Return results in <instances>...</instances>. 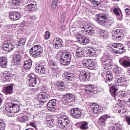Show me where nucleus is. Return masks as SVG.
<instances>
[{
    "mask_svg": "<svg viewBox=\"0 0 130 130\" xmlns=\"http://www.w3.org/2000/svg\"><path fill=\"white\" fill-rule=\"evenodd\" d=\"M22 60V56L19 53H16L14 56V62L15 64H20Z\"/></svg>",
    "mask_w": 130,
    "mask_h": 130,
    "instance_id": "nucleus-22",
    "label": "nucleus"
},
{
    "mask_svg": "<svg viewBox=\"0 0 130 130\" xmlns=\"http://www.w3.org/2000/svg\"><path fill=\"white\" fill-rule=\"evenodd\" d=\"M76 79L75 75L70 76L69 77H67V79H66V82H71L72 81H74Z\"/></svg>",
    "mask_w": 130,
    "mask_h": 130,
    "instance_id": "nucleus-50",
    "label": "nucleus"
},
{
    "mask_svg": "<svg viewBox=\"0 0 130 130\" xmlns=\"http://www.w3.org/2000/svg\"><path fill=\"white\" fill-rule=\"evenodd\" d=\"M116 83L118 86H125V84H126V82L125 81V80H124V78L122 77L118 78L116 80Z\"/></svg>",
    "mask_w": 130,
    "mask_h": 130,
    "instance_id": "nucleus-32",
    "label": "nucleus"
},
{
    "mask_svg": "<svg viewBox=\"0 0 130 130\" xmlns=\"http://www.w3.org/2000/svg\"><path fill=\"white\" fill-rule=\"evenodd\" d=\"M25 43H26V40L23 38L19 39L18 42V45H16L17 46V48H19L20 46H24Z\"/></svg>",
    "mask_w": 130,
    "mask_h": 130,
    "instance_id": "nucleus-37",
    "label": "nucleus"
},
{
    "mask_svg": "<svg viewBox=\"0 0 130 130\" xmlns=\"http://www.w3.org/2000/svg\"><path fill=\"white\" fill-rule=\"evenodd\" d=\"M5 127H6V124L4 121L0 120V130H5Z\"/></svg>",
    "mask_w": 130,
    "mask_h": 130,
    "instance_id": "nucleus-49",
    "label": "nucleus"
},
{
    "mask_svg": "<svg viewBox=\"0 0 130 130\" xmlns=\"http://www.w3.org/2000/svg\"><path fill=\"white\" fill-rule=\"evenodd\" d=\"M117 88L115 85H112L110 87V92L113 97H116L117 96Z\"/></svg>",
    "mask_w": 130,
    "mask_h": 130,
    "instance_id": "nucleus-26",
    "label": "nucleus"
},
{
    "mask_svg": "<svg viewBox=\"0 0 130 130\" xmlns=\"http://www.w3.org/2000/svg\"><path fill=\"white\" fill-rule=\"evenodd\" d=\"M49 37H50V32L49 31H46L45 33V39L47 40L49 39Z\"/></svg>",
    "mask_w": 130,
    "mask_h": 130,
    "instance_id": "nucleus-52",
    "label": "nucleus"
},
{
    "mask_svg": "<svg viewBox=\"0 0 130 130\" xmlns=\"http://www.w3.org/2000/svg\"><path fill=\"white\" fill-rule=\"evenodd\" d=\"M55 88L59 91H63L64 89V83L57 81L55 84Z\"/></svg>",
    "mask_w": 130,
    "mask_h": 130,
    "instance_id": "nucleus-25",
    "label": "nucleus"
},
{
    "mask_svg": "<svg viewBox=\"0 0 130 130\" xmlns=\"http://www.w3.org/2000/svg\"><path fill=\"white\" fill-rule=\"evenodd\" d=\"M75 55L78 58L83 57L84 56V51L82 49H77L76 51Z\"/></svg>",
    "mask_w": 130,
    "mask_h": 130,
    "instance_id": "nucleus-33",
    "label": "nucleus"
},
{
    "mask_svg": "<svg viewBox=\"0 0 130 130\" xmlns=\"http://www.w3.org/2000/svg\"><path fill=\"white\" fill-rule=\"evenodd\" d=\"M88 69L89 70H95V65L94 64V62H93L92 60H90V62L89 63Z\"/></svg>",
    "mask_w": 130,
    "mask_h": 130,
    "instance_id": "nucleus-46",
    "label": "nucleus"
},
{
    "mask_svg": "<svg viewBox=\"0 0 130 130\" xmlns=\"http://www.w3.org/2000/svg\"><path fill=\"white\" fill-rule=\"evenodd\" d=\"M80 111V109L76 108H72L70 110V113L71 115H73V114H76V113L79 112Z\"/></svg>",
    "mask_w": 130,
    "mask_h": 130,
    "instance_id": "nucleus-41",
    "label": "nucleus"
},
{
    "mask_svg": "<svg viewBox=\"0 0 130 130\" xmlns=\"http://www.w3.org/2000/svg\"><path fill=\"white\" fill-rule=\"evenodd\" d=\"M113 72L115 74V75H119V74H120L121 73L120 68L116 66L114 68Z\"/></svg>",
    "mask_w": 130,
    "mask_h": 130,
    "instance_id": "nucleus-44",
    "label": "nucleus"
},
{
    "mask_svg": "<svg viewBox=\"0 0 130 130\" xmlns=\"http://www.w3.org/2000/svg\"><path fill=\"white\" fill-rule=\"evenodd\" d=\"M73 101H74V95L71 93H67L66 94L65 97L63 100V102L64 103H66V104L71 103Z\"/></svg>",
    "mask_w": 130,
    "mask_h": 130,
    "instance_id": "nucleus-17",
    "label": "nucleus"
},
{
    "mask_svg": "<svg viewBox=\"0 0 130 130\" xmlns=\"http://www.w3.org/2000/svg\"><path fill=\"white\" fill-rule=\"evenodd\" d=\"M113 13L116 16H120V18H122V13H121V10L119 8H115L113 9Z\"/></svg>",
    "mask_w": 130,
    "mask_h": 130,
    "instance_id": "nucleus-36",
    "label": "nucleus"
},
{
    "mask_svg": "<svg viewBox=\"0 0 130 130\" xmlns=\"http://www.w3.org/2000/svg\"><path fill=\"white\" fill-rule=\"evenodd\" d=\"M25 10L29 12H34L36 10V4L35 2H31L30 4L25 6Z\"/></svg>",
    "mask_w": 130,
    "mask_h": 130,
    "instance_id": "nucleus-23",
    "label": "nucleus"
},
{
    "mask_svg": "<svg viewBox=\"0 0 130 130\" xmlns=\"http://www.w3.org/2000/svg\"><path fill=\"white\" fill-rule=\"evenodd\" d=\"M89 112H92L94 114H98L99 112V106L98 105H92L88 108Z\"/></svg>",
    "mask_w": 130,
    "mask_h": 130,
    "instance_id": "nucleus-21",
    "label": "nucleus"
},
{
    "mask_svg": "<svg viewBox=\"0 0 130 130\" xmlns=\"http://www.w3.org/2000/svg\"><path fill=\"white\" fill-rule=\"evenodd\" d=\"M47 107L49 111H55V109H56V100H50L47 103Z\"/></svg>",
    "mask_w": 130,
    "mask_h": 130,
    "instance_id": "nucleus-12",
    "label": "nucleus"
},
{
    "mask_svg": "<svg viewBox=\"0 0 130 130\" xmlns=\"http://www.w3.org/2000/svg\"><path fill=\"white\" fill-rule=\"evenodd\" d=\"M114 118V117H111L108 114L104 115L100 117L99 118L100 122H101L102 123H103V124H105V123L106 122V120H107L108 118Z\"/></svg>",
    "mask_w": 130,
    "mask_h": 130,
    "instance_id": "nucleus-27",
    "label": "nucleus"
},
{
    "mask_svg": "<svg viewBox=\"0 0 130 130\" xmlns=\"http://www.w3.org/2000/svg\"><path fill=\"white\" fill-rule=\"evenodd\" d=\"M57 3L59 4L60 0H52V9H55L57 6Z\"/></svg>",
    "mask_w": 130,
    "mask_h": 130,
    "instance_id": "nucleus-40",
    "label": "nucleus"
},
{
    "mask_svg": "<svg viewBox=\"0 0 130 130\" xmlns=\"http://www.w3.org/2000/svg\"><path fill=\"white\" fill-rule=\"evenodd\" d=\"M113 79V74L110 72H107L106 77L105 79V82L108 84L109 86L112 85V79Z\"/></svg>",
    "mask_w": 130,
    "mask_h": 130,
    "instance_id": "nucleus-15",
    "label": "nucleus"
},
{
    "mask_svg": "<svg viewBox=\"0 0 130 130\" xmlns=\"http://www.w3.org/2000/svg\"><path fill=\"white\" fill-rule=\"evenodd\" d=\"M123 49H124L123 45L121 44L115 43L112 46L110 50L113 53L119 54L123 53Z\"/></svg>",
    "mask_w": 130,
    "mask_h": 130,
    "instance_id": "nucleus-6",
    "label": "nucleus"
},
{
    "mask_svg": "<svg viewBox=\"0 0 130 130\" xmlns=\"http://www.w3.org/2000/svg\"><path fill=\"white\" fill-rule=\"evenodd\" d=\"M119 63L122 67L127 69V68H130V59H120Z\"/></svg>",
    "mask_w": 130,
    "mask_h": 130,
    "instance_id": "nucleus-20",
    "label": "nucleus"
},
{
    "mask_svg": "<svg viewBox=\"0 0 130 130\" xmlns=\"http://www.w3.org/2000/svg\"><path fill=\"white\" fill-rule=\"evenodd\" d=\"M30 19L33 21H36V19H37V17H36V15H33L30 17Z\"/></svg>",
    "mask_w": 130,
    "mask_h": 130,
    "instance_id": "nucleus-64",
    "label": "nucleus"
},
{
    "mask_svg": "<svg viewBox=\"0 0 130 130\" xmlns=\"http://www.w3.org/2000/svg\"><path fill=\"white\" fill-rule=\"evenodd\" d=\"M86 53L87 55L90 57L96 56L97 55L96 49H94L93 47H90V50H88Z\"/></svg>",
    "mask_w": 130,
    "mask_h": 130,
    "instance_id": "nucleus-29",
    "label": "nucleus"
},
{
    "mask_svg": "<svg viewBox=\"0 0 130 130\" xmlns=\"http://www.w3.org/2000/svg\"><path fill=\"white\" fill-rule=\"evenodd\" d=\"M125 13L127 16H129L130 15V9L128 8H126L125 9Z\"/></svg>",
    "mask_w": 130,
    "mask_h": 130,
    "instance_id": "nucleus-60",
    "label": "nucleus"
},
{
    "mask_svg": "<svg viewBox=\"0 0 130 130\" xmlns=\"http://www.w3.org/2000/svg\"><path fill=\"white\" fill-rule=\"evenodd\" d=\"M89 2L92 3V4H96V5H98L100 4V3H102V2H103V0H89Z\"/></svg>",
    "mask_w": 130,
    "mask_h": 130,
    "instance_id": "nucleus-51",
    "label": "nucleus"
},
{
    "mask_svg": "<svg viewBox=\"0 0 130 130\" xmlns=\"http://www.w3.org/2000/svg\"><path fill=\"white\" fill-rule=\"evenodd\" d=\"M126 44L128 47V51H130V41H127L126 42Z\"/></svg>",
    "mask_w": 130,
    "mask_h": 130,
    "instance_id": "nucleus-62",
    "label": "nucleus"
},
{
    "mask_svg": "<svg viewBox=\"0 0 130 130\" xmlns=\"http://www.w3.org/2000/svg\"><path fill=\"white\" fill-rule=\"evenodd\" d=\"M125 119L128 125H130V117L128 116H126L125 117Z\"/></svg>",
    "mask_w": 130,
    "mask_h": 130,
    "instance_id": "nucleus-57",
    "label": "nucleus"
},
{
    "mask_svg": "<svg viewBox=\"0 0 130 130\" xmlns=\"http://www.w3.org/2000/svg\"><path fill=\"white\" fill-rule=\"evenodd\" d=\"M99 36H100V37H102L103 38H107L109 35L106 32V31L101 30L99 32Z\"/></svg>",
    "mask_w": 130,
    "mask_h": 130,
    "instance_id": "nucleus-38",
    "label": "nucleus"
},
{
    "mask_svg": "<svg viewBox=\"0 0 130 130\" xmlns=\"http://www.w3.org/2000/svg\"><path fill=\"white\" fill-rule=\"evenodd\" d=\"M28 120V118L26 116H21L19 117V121L21 122H25Z\"/></svg>",
    "mask_w": 130,
    "mask_h": 130,
    "instance_id": "nucleus-45",
    "label": "nucleus"
},
{
    "mask_svg": "<svg viewBox=\"0 0 130 130\" xmlns=\"http://www.w3.org/2000/svg\"><path fill=\"white\" fill-rule=\"evenodd\" d=\"M127 112V110L126 109H123L122 110H118V113H121L122 114H124L125 112Z\"/></svg>",
    "mask_w": 130,
    "mask_h": 130,
    "instance_id": "nucleus-54",
    "label": "nucleus"
},
{
    "mask_svg": "<svg viewBox=\"0 0 130 130\" xmlns=\"http://www.w3.org/2000/svg\"><path fill=\"white\" fill-rule=\"evenodd\" d=\"M72 76H75V74L73 73L67 72V78L72 77Z\"/></svg>",
    "mask_w": 130,
    "mask_h": 130,
    "instance_id": "nucleus-63",
    "label": "nucleus"
},
{
    "mask_svg": "<svg viewBox=\"0 0 130 130\" xmlns=\"http://www.w3.org/2000/svg\"><path fill=\"white\" fill-rule=\"evenodd\" d=\"M113 22H114V21L113 20V19H112V18L106 19L104 26L107 27V28H110L111 25L113 24Z\"/></svg>",
    "mask_w": 130,
    "mask_h": 130,
    "instance_id": "nucleus-35",
    "label": "nucleus"
},
{
    "mask_svg": "<svg viewBox=\"0 0 130 130\" xmlns=\"http://www.w3.org/2000/svg\"><path fill=\"white\" fill-rule=\"evenodd\" d=\"M49 64L52 70H56L57 69V63L53 60H50L49 62Z\"/></svg>",
    "mask_w": 130,
    "mask_h": 130,
    "instance_id": "nucleus-34",
    "label": "nucleus"
},
{
    "mask_svg": "<svg viewBox=\"0 0 130 130\" xmlns=\"http://www.w3.org/2000/svg\"><path fill=\"white\" fill-rule=\"evenodd\" d=\"M70 122H71L70 121V120H69V119L68 118L63 119H62L61 118L59 119L58 121V126H59V127H61V128L66 129V128H68L69 124H70Z\"/></svg>",
    "mask_w": 130,
    "mask_h": 130,
    "instance_id": "nucleus-10",
    "label": "nucleus"
},
{
    "mask_svg": "<svg viewBox=\"0 0 130 130\" xmlns=\"http://www.w3.org/2000/svg\"><path fill=\"white\" fill-rule=\"evenodd\" d=\"M78 41L79 43H80V44H82V45H83V44H84V39H83V38L78 40Z\"/></svg>",
    "mask_w": 130,
    "mask_h": 130,
    "instance_id": "nucleus-61",
    "label": "nucleus"
},
{
    "mask_svg": "<svg viewBox=\"0 0 130 130\" xmlns=\"http://www.w3.org/2000/svg\"><path fill=\"white\" fill-rule=\"evenodd\" d=\"M102 64L105 66V69L110 70L112 68V60L108 53H105L101 58Z\"/></svg>",
    "mask_w": 130,
    "mask_h": 130,
    "instance_id": "nucleus-2",
    "label": "nucleus"
},
{
    "mask_svg": "<svg viewBox=\"0 0 130 130\" xmlns=\"http://www.w3.org/2000/svg\"><path fill=\"white\" fill-rule=\"evenodd\" d=\"M3 48L5 51L10 52L14 49V45L9 41H5L3 43Z\"/></svg>",
    "mask_w": 130,
    "mask_h": 130,
    "instance_id": "nucleus-11",
    "label": "nucleus"
},
{
    "mask_svg": "<svg viewBox=\"0 0 130 130\" xmlns=\"http://www.w3.org/2000/svg\"><path fill=\"white\" fill-rule=\"evenodd\" d=\"M81 115L82 113H81L80 111L77 113H76V114H74L72 116L73 117V118H79V117H81Z\"/></svg>",
    "mask_w": 130,
    "mask_h": 130,
    "instance_id": "nucleus-47",
    "label": "nucleus"
},
{
    "mask_svg": "<svg viewBox=\"0 0 130 130\" xmlns=\"http://www.w3.org/2000/svg\"><path fill=\"white\" fill-rule=\"evenodd\" d=\"M130 95V93H129V90H127V91H125L123 93V96H124V97H128V95Z\"/></svg>",
    "mask_w": 130,
    "mask_h": 130,
    "instance_id": "nucleus-58",
    "label": "nucleus"
},
{
    "mask_svg": "<svg viewBox=\"0 0 130 130\" xmlns=\"http://www.w3.org/2000/svg\"><path fill=\"white\" fill-rule=\"evenodd\" d=\"M3 77L6 79V80H11V74L8 72H5L3 74Z\"/></svg>",
    "mask_w": 130,
    "mask_h": 130,
    "instance_id": "nucleus-43",
    "label": "nucleus"
},
{
    "mask_svg": "<svg viewBox=\"0 0 130 130\" xmlns=\"http://www.w3.org/2000/svg\"><path fill=\"white\" fill-rule=\"evenodd\" d=\"M115 39H117L118 41H120L123 38V32L122 30L120 29H116L115 31Z\"/></svg>",
    "mask_w": 130,
    "mask_h": 130,
    "instance_id": "nucleus-19",
    "label": "nucleus"
},
{
    "mask_svg": "<svg viewBox=\"0 0 130 130\" xmlns=\"http://www.w3.org/2000/svg\"><path fill=\"white\" fill-rule=\"evenodd\" d=\"M43 48L40 45L32 46L29 50V53L32 57H39V55L42 53Z\"/></svg>",
    "mask_w": 130,
    "mask_h": 130,
    "instance_id": "nucleus-3",
    "label": "nucleus"
},
{
    "mask_svg": "<svg viewBox=\"0 0 130 130\" xmlns=\"http://www.w3.org/2000/svg\"><path fill=\"white\" fill-rule=\"evenodd\" d=\"M112 130H121L120 125L118 124L112 127Z\"/></svg>",
    "mask_w": 130,
    "mask_h": 130,
    "instance_id": "nucleus-53",
    "label": "nucleus"
},
{
    "mask_svg": "<svg viewBox=\"0 0 130 130\" xmlns=\"http://www.w3.org/2000/svg\"><path fill=\"white\" fill-rule=\"evenodd\" d=\"M108 17V15L107 13H101L96 15V22L99 25L104 26L106 19Z\"/></svg>",
    "mask_w": 130,
    "mask_h": 130,
    "instance_id": "nucleus-7",
    "label": "nucleus"
},
{
    "mask_svg": "<svg viewBox=\"0 0 130 130\" xmlns=\"http://www.w3.org/2000/svg\"><path fill=\"white\" fill-rule=\"evenodd\" d=\"M13 86L10 85L6 86L4 88V92L6 95H10V94H13Z\"/></svg>",
    "mask_w": 130,
    "mask_h": 130,
    "instance_id": "nucleus-28",
    "label": "nucleus"
},
{
    "mask_svg": "<svg viewBox=\"0 0 130 130\" xmlns=\"http://www.w3.org/2000/svg\"><path fill=\"white\" fill-rule=\"evenodd\" d=\"M35 71L39 75H43L46 72V68L44 66L40 64L36 67Z\"/></svg>",
    "mask_w": 130,
    "mask_h": 130,
    "instance_id": "nucleus-16",
    "label": "nucleus"
},
{
    "mask_svg": "<svg viewBox=\"0 0 130 130\" xmlns=\"http://www.w3.org/2000/svg\"><path fill=\"white\" fill-rule=\"evenodd\" d=\"M62 78L63 79V81L66 82V80L68 79V74L67 73H64V74H62Z\"/></svg>",
    "mask_w": 130,
    "mask_h": 130,
    "instance_id": "nucleus-59",
    "label": "nucleus"
},
{
    "mask_svg": "<svg viewBox=\"0 0 130 130\" xmlns=\"http://www.w3.org/2000/svg\"><path fill=\"white\" fill-rule=\"evenodd\" d=\"M53 45L56 49H58V48L59 49L60 47H63V42H62V40L60 38H56L54 39L53 41Z\"/></svg>",
    "mask_w": 130,
    "mask_h": 130,
    "instance_id": "nucleus-14",
    "label": "nucleus"
},
{
    "mask_svg": "<svg viewBox=\"0 0 130 130\" xmlns=\"http://www.w3.org/2000/svg\"><path fill=\"white\" fill-rule=\"evenodd\" d=\"M91 61V59H85L84 61H82V64L84 67H86V68H88L89 65L90 64V62Z\"/></svg>",
    "mask_w": 130,
    "mask_h": 130,
    "instance_id": "nucleus-39",
    "label": "nucleus"
},
{
    "mask_svg": "<svg viewBox=\"0 0 130 130\" xmlns=\"http://www.w3.org/2000/svg\"><path fill=\"white\" fill-rule=\"evenodd\" d=\"M29 80V84L31 87H35L38 82V77L34 74H29L27 77Z\"/></svg>",
    "mask_w": 130,
    "mask_h": 130,
    "instance_id": "nucleus-9",
    "label": "nucleus"
},
{
    "mask_svg": "<svg viewBox=\"0 0 130 130\" xmlns=\"http://www.w3.org/2000/svg\"><path fill=\"white\" fill-rule=\"evenodd\" d=\"M10 18L12 21H17L19 20L20 18H21V16L20 15V13L17 12H12L10 14Z\"/></svg>",
    "mask_w": 130,
    "mask_h": 130,
    "instance_id": "nucleus-18",
    "label": "nucleus"
},
{
    "mask_svg": "<svg viewBox=\"0 0 130 130\" xmlns=\"http://www.w3.org/2000/svg\"><path fill=\"white\" fill-rule=\"evenodd\" d=\"M89 43H90V40H89L87 38H84L83 40V45H86V44Z\"/></svg>",
    "mask_w": 130,
    "mask_h": 130,
    "instance_id": "nucleus-56",
    "label": "nucleus"
},
{
    "mask_svg": "<svg viewBox=\"0 0 130 130\" xmlns=\"http://www.w3.org/2000/svg\"><path fill=\"white\" fill-rule=\"evenodd\" d=\"M90 74L86 70H81L79 71V80L80 82H86L89 81Z\"/></svg>",
    "mask_w": 130,
    "mask_h": 130,
    "instance_id": "nucleus-8",
    "label": "nucleus"
},
{
    "mask_svg": "<svg viewBox=\"0 0 130 130\" xmlns=\"http://www.w3.org/2000/svg\"><path fill=\"white\" fill-rule=\"evenodd\" d=\"M8 66V60L6 57H0V67L1 68H6Z\"/></svg>",
    "mask_w": 130,
    "mask_h": 130,
    "instance_id": "nucleus-24",
    "label": "nucleus"
},
{
    "mask_svg": "<svg viewBox=\"0 0 130 130\" xmlns=\"http://www.w3.org/2000/svg\"><path fill=\"white\" fill-rule=\"evenodd\" d=\"M32 67V60L31 59H27L24 61L23 64V68L27 70V69H30Z\"/></svg>",
    "mask_w": 130,
    "mask_h": 130,
    "instance_id": "nucleus-31",
    "label": "nucleus"
},
{
    "mask_svg": "<svg viewBox=\"0 0 130 130\" xmlns=\"http://www.w3.org/2000/svg\"><path fill=\"white\" fill-rule=\"evenodd\" d=\"M80 28L81 31H82L85 35H93L94 33H95L94 27H92V26L88 24L87 23H85L81 25Z\"/></svg>",
    "mask_w": 130,
    "mask_h": 130,
    "instance_id": "nucleus-5",
    "label": "nucleus"
},
{
    "mask_svg": "<svg viewBox=\"0 0 130 130\" xmlns=\"http://www.w3.org/2000/svg\"><path fill=\"white\" fill-rule=\"evenodd\" d=\"M50 97V95L45 92L40 93L38 95L37 100L39 102L41 103H45L46 102V99H48Z\"/></svg>",
    "mask_w": 130,
    "mask_h": 130,
    "instance_id": "nucleus-13",
    "label": "nucleus"
},
{
    "mask_svg": "<svg viewBox=\"0 0 130 130\" xmlns=\"http://www.w3.org/2000/svg\"><path fill=\"white\" fill-rule=\"evenodd\" d=\"M5 109L9 113H17V112H19L20 108L19 105L16 103L15 101H12L11 103L7 104Z\"/></svg>",
    "mask_w": 130,
    "mask_h": 130,
    "instance_id": "nucleus-1",
    "label": "nucleus"
},
{
    "mask_svg": "<svg viewBox=\"0 0 130 130\" xmlns=\"http://www.w3.org/2000/svg\"><path fill=\"white\" fill-rule=\"evenodd\" d=\"M93 91H94V85H86V87L84 89L85 94H90V93H92Z\"/></svg>",
    "mask_w": 130,
    "mask_h": 130,
    "instance_id": "nucleus-30",
    "label": "nucleus"
},
{
    "mask_svg": "<svg viewBox=\"0 0 130 130\" xmlns=\"http://www.w3.org/2000/svg\"><path fill=\"white\" fill-rule=\"evenodd\" d=\"M22 0H12V5L13 6H19Z\"/></svg>",
    "mask_w": 130,
    "mask_h": 130,
    "instance_id": "nucleus-48",
    "label": "nucleus"
},
{
    "mask_svg": "<svg viewBox=\"0 0 130 130\" xmlns=\"http://www.w3.org/2000/svg\"><path fill=\"white\" fill-rule=\"evenodd\" d=\"M81 129H88L89 127L88 126V122H84L80 126Z\"/></svg>",
    "mask_w": 130,
    "mask_h": 130,
    "instance_id": "nucleus-42",
    "label": "nucleus"
},
{
    "mask_svg": "<svg viewBox=\"0 0 130 130\" xmlns=\"http://www.w3.org/2000/svg\"><path fill=\"white\" fill-rule=\"evenodd\" d=\"M114 118H112V117H111V118H109V121H108V123L109 124H114V123L115 122V121H114Z\"/></svg>",
    "mask_w": 130,
    "mask_h": 130,
    "instance_id": "nucleus-55",
    "label": "nucleus"
},
{
    "mask_svg": "<svg viewBox=\"0 0 130 130\" xmlns=\"http://www.w3.org/2000/svg\"><path fill=\"white\" fill-rule=\"evenodd\" d=\"M61 57L60 58L59 62L62 66H69L71 62V58L72 56L69 53L61 52L59 53Z\"/></svg>",
    "mask_w": 130,
    "mask_h": 130,
    "instance_id": "nucleus-4",
    "label": "nucleus"
}]
</instances>
